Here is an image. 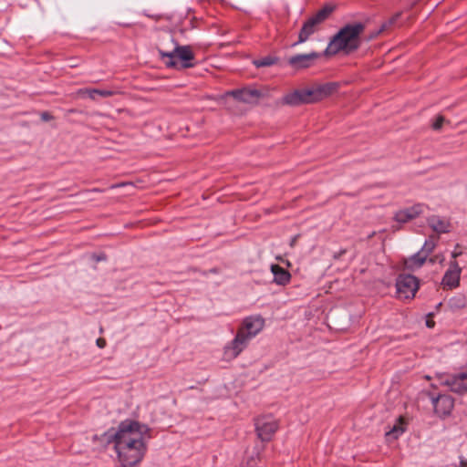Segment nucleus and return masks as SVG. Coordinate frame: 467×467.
<instances>
[{
  "label": "nucleus",
  "instance_id": "nucleus-5",
  "mask_svg": "<svg viewBox=\"0 0 467 467\" xmlns=\"http://www.w3.org/2000/svg\"><path fill=\"white\" fill-rule=\"evenodd\" d=\"M419 287V279L412 275L401 274L396 279V292L400 299H412Z\"/></svg>",
  "mask_w": 467,
  "mask_h": 467
},
{
  "label": "nucleus",
  "instance_id": "nucleus-7",
  "mask_svg": "<svg viewBox=\"0 0 467 467\" xmlns=\"http://www.w3.org/2000/svg\"><path fill=\"white\" fill-rule=\"evenodd\" d=\"M146 451L147 446L144 441L142 442V447L119 451L117 454L123 467H132L143 459Z\"/></svg>",
  "mask_w": 467,
  "mask_h": 467
},
{
  "label": "nucleus",
  "instance_id": "nucleus-40",
  "mask_svg": "<svg viewBox=\"0 0 467 467\" xmlns=\"http://www.w3.org/2000/svg\"><path fill=\"white\" fill-rule=\"evenodd\" d=\"M465 465H467V462H465L463 460H462L461 461V466L462 467V466H465Z\"/></svg>",
  "mask_w": 467,
  "mask_h": 467
},
{
  "label": "nucleus",
  "instance_id": "nucleus-34",
  "mask_svg": "<svg viewBox=\"0 0 467 467\" xmlns=\"http://www.w3.org/2000/svg\"><path fill=\"white\" fill-rule=\"evenodd\" d=\"M94 259L97 261V262H99V261H105L107 259V256L104 254H100L99 255H94L93 256Z\"/></svg>",
  "mask_w": 467,
  "mask_h": 467
},
{
  "label": "nucleus",
  "instance_id": "nucleus-8",
  "mask_svg": "<svg viewBox=\"0 0 467 467\" xmlns=\"http://www.w3.org/2000/svg\"><path fill=\"white\" fill-rule=\"evenodd\" d=\"M277 430V423L269 417L258 418L255 420V431L262 441H268Z\"/></svg>",
  "mask_w": 467,
  "mask_h": 467
},
{
  "label": "nucleus",
  "instance_id": "nucleus-27",
  "mask_svg": "<svg viewBox=\"0 0 467 467\" xmlns=\"http://www.w3.org/2000/svg\"><path fill=\"white\" fill-rule=\"evenodd\" d=\"M400 16H401V12H398L395 15H393L389 19H388L386 22H384L380 26L379 29L378 31H376V35H379L382 32L389 30L392 26H394L397 24V22L400 18Z\"/></svg>",
  "mask_w": 467,
  "mask_h": 467
},
{
  "label": "nucleus",
  "instance_id": "nucleus-39",
  "mask_svg": "<svg viewBox=\"0 0 467 467\" xmlns=\"http://www.w3.org/2000/svg\"><path fill=\"white\" fill-rule=\"evenodd\" d=\"M209 272H210V273H213V274H217V273H218V270H217V268H212V269H210V271H209Z\"/></svg>",
  "mask_w": 467,
  "mask_h": 467
},
{
  "label": "nucleus",
  "instance_id": "nucleus-15",
  "mask_svg": "<svg viewBox=\"0 0 467 467\" xmlns=\"http://www.w3.org/2000/svg\"><path fill=\"white\" fill-rule=\"evenodd\" d=\"M423 212V205L417 203L411 207L400 210L395 213L394 219L399 223H407L418 217Z\"/></svg>",
  "mask_w": 467,
  "mask_h": 467
},
{
  "label": "nucleus",
  "instance_id": "nucleus-35",
  "mask_svg": "<svg viewBox=\"0 0 467 467\" xmlns=\"http://www.w3.org/2000/svg\"><path fill=\"white\" fill-rule=\"evenodd\" d=\"M346 252H347L346 249H341L339 252H337L334 254V258L339 259L343 254H346Z\"/></svg>",
  "mask_w": 467,
  "mask_h": 467
},
{
  "label": "nucleus",
  "instance_id": "nucleus-1",
  "mask_svg": "<svg viewBox=\"0 0 467 467\" xmlns=\"http://www.w3.org/2000/svg\"><path fill=\"white\" fill-rule=\"evenodd\" d=\"M365 28L366 25L362 22L346 24L330 39L324 55L329 57L339 52L346 55L354 53L361 46V35Z\"/></svg>",
  "mask_w": 467,
  "mask_h": 467
},
{
  "label": "nucleus",
  "instance_id": "nucleus-30",
  "mask_svg": "<svg viewBox=\"0 0 467 467\" xmlns=\"http://www.w3.org/2000/svg\"><path fill=\"white\" fill-rule=\"evenodd\" d=\"M259 457L258 455H252L249 457L245 462L242 464V467H259Z\"/></svg>",
  "mask_w": 467,
  "mask_h": 467
},
{
  "label": "nucleus",
  "instance_id": "nucleus-14",
  "mask_svg": "<svg viewBox=\"0 0 467 467\" xmlns=\"http://www.w3.org/2000/svg\"><path fill=\"white\" fill-rule=\"evenodd\" d=\"M431 400L436 413L440 415H449L453 409L454 400L449 395L440 394Z\"/></svg>",
  "mask_w": 467,
  "mask_h": 467
},
{
  "label": "nucleus",
  "instance_id": "nucleus-41",
  "mask_svg": "<svg viewBox=\"0 0 467 467\" xmlns=\"http://www.w3.org/2000/svg\"><path fill=\"white\" fill-rule=\"evenodd\" d=\"M436 260H437L436 258H431V259H430V262H431V264H434V263L436 262Z\"/></svg>",
  "mask_w": 467,
  "mask_h": 467
},
{
  "label": "nucleus",
  "instance_id": "nucleus-18",
  "mask_svg": "<svg viewBox=\"0 0 467 467\" xmlns=\"http://www.w3.org/2000/svg\"><path fill=\"white\" fill-rule=\"evenodd\" d=\"M117 429L110 428L100 435H94L93 441L98 442L100 446L107 448L109 444L117 442Z\"/></svg>",
  "mask_w": 467,
  "mask_h": 467
},
{
  "label": "nucleus",
  "instance_id": "nucleus-26",
  "mask_svg": "<svg viewBox=\"0 0 467 467\" xmlns=\"http://www.w3.org/2000/svg\"><path fill=\"white\" fill-rule=\"evenodd\" d=\"M279 58L276 57L266 56L265 57L254 59L253 64L257 67H271L278 62Z\"/></svg>",
  "mask_w": 467,
  "mask_h": 467
},
{
  "label": "nucleus",
  "instance_id": "nucleus-38",
  "mask_svg": "<svg viewBox=\"0 0 467 467\" xmlns=\"http://www.w3.org/2000/svg\"><path fill=\"white\" fill-rule=\"evenodd\" d=\"M378 36H379V35H376V32H374V33H372V34L368 36V40L373 39V38L377 37Z\"/></svg>",
  "mask_w": 467,
  "mask_h": 467
},
{
  "label": "nucleus",
  "instance_id": "nucleus-37",
  "mask_svg": "<svg viewBox=\"0 0 467 467\" xmlns=\"http://www.w3.org/2000/svg\"><path fill=\"white\" fill-rule=\"evenodd\" d=\"M461 254H462V252H456V251H454V252H452L451 256H452V258H454V259H455V258H457L458 256H460Z\"/></svg>",
  "mask_w": 467,
  "mask_h": 467
},
{
  "label": "nucleus",
  "instance_id": "nucleus-4",
  "mask_svg": "<svg viewBox=\"0 0 467 467\" xmlns=\"http://www.w3.org/2000/svg\"><path fill=\"white\" fill-rule=\"evenodd\" d=\"M162 54L167 56L168 60L164 63L168 67H176L177 62L175 58L180 59L182 68H190L195 65L192 62L195 59V56L191 46H180L177 44L172 47V50Z\"/></svg>",
  "mask_w": 467,
  "mask_h": 467
},
{
  "label": "nucleus",
  "instance_id": "nucleus-20",
  "mask_svg": "<svg viewBox=\"0 0 467 467\" xmlns=\"http://www.w3.org/2000/svg\"><path fill=\"white\" fill-rule=\"evenodd\" d=\"M430 227L438 234H445L450 232V223L439 216H431L428 219Z\"/></svg>",
  "mask_w": 467,
  "mask_h": 467
},
{
  "label": "nucleus",
  "instance_id": "nucleus-44",
  "mask_svg": "<svg viewBox=\"0 0 467 467\" xmlns=\"http://www.w3.org/2000/svg\"><path fill=\"white\" fill-rule=\"evenodd\" d=\"M93 191H95V192H102V190H99V189H94Z\"/></svg>",
  "mask_w": 467,
  "mask_h": 467
},
{
  "label": "nucleus",
  "instance_id": "nucleus-9",
  "mask_svg": "<svg viewBox=\"0 0 467 467\" xmlns=\"http://www.w3.org/2000/svg\"><path fill=\"white\" fill-rule=\"evenodd\" d=\"M227 96L244 103H254L262 97V92L256 88H243L230 90Z\"/></svg>",
  "mask_w": 467,
  "mask_h": 467
},
{
  "label": "nucleus",
  "instance_id": "nucleus-16",
  "mask_svg": "<svg viewBox=\"0 0 467 467\" xmlns=\"http://www.w3.org/2000/svg\"><path fill=\"white\" fill-rule=\"evenodd\" d=\"M318 24L312 18L309 17L302 26L299 31L298 41L294 43L292 46L295 47L298 44L305 43L317 29Z\"/></svg>",
  "mask_w": 467,
  "mask_h": 467
},
{
  "label": "nucleus",
  "instance_id": "nucleus-32",
  "mask_svg": "<svg viewBox=\"0 0 467 467\" xmlns=\"http://www.w3.org/2000/svg\"><path fill=\"white\" fill-rule=\"evenodd\" d=\"M40 118L43 121H49L54 119V117L48 111H43L40 114Z\"/></svg>",
  "mask_w": 467,
  "mask_h": 467
},
{
  "label": "nucleus",
  "instance_id": "nucleus-36",
  "mask_svg": "<svg viewBox=\"0 0 467 467\" xmlns=\"http://www.w3.org/2000/svg\"><path fill=\"white\" fill-rule=\"evenodd\" d=\"M426 326H427L428 327H434V321L428 319V320L426 321Z\"/></svg>",
  "mask_w": 467,
  "mask_h": 467
},
{
  "label": "nucleus",
  "instance_id": "nucleus-13",
  "mask_svg": "<svg viewBox=\"0 0 467 467\" xmlns=\"http://www.w3.org/2000/svg\"><path fill=\"white\" fill-rule=\"evenodd\" d=\"M462 268L458 263L454 260L450 263L449 269L445 272L442 278V285L449 288H455L460 285V275Z\"/></svg>",
  "mask_w": 467,
  "mask_h": 467
},
{
  "label": "nucleus",
  "instance_id": "nucleus-42",
  "mask_svg": "<svg viewBox=\"0 0 467 467\" xmlns=\"http://www.w3.org/2000/svg\"><path fill=\"white\" fill-rule=\"evenodd\" d=\"M120 185H121V184H113V185H111V186H110V188H112V189H113V188L119 187V186H120Z\"/></svg>",
  "mask_w": 467,
  "mask_h": 467
},
{
  "label": "nucleus",
  "instance_id": "nucleus-24",
  "mask_svg": "<svg viewBox=\"0 0 467 467\" xmlns=\"http://www.w3.org/2000/svg\"><path fill=\"white\" fill-rule=\"evenodd\" d=\"M78 93L82 95H87L91 99H96L97 95H99L104 98L111 97L114 95V92L111 90L99 88L79 89Z\"/></svg>",
  "mask_w": 467,
  "mask_h": 467
},
{
  "label": "nucleus",
  "instance_id": "nucleus-33",
  "mask_svg": "<svg viewBox=\"0 0 467 467\" xmlns=\"http://www.w3.org/2000/svg\"><path fill=\"white\" fill-rule=\"evenodd\" d=\"M96 343L99 348H103L106 346V340L102 337L98 338Z\"/></svg>",
  "mask_w": 467,
  "mask_h": 467
},
{
  "label": "nucleus",
  "instance_id": "nucleus-43",
  "mask_svg": "<svg viewBox=\"0 0 467 467\" xmlns=\"http://www.w3.org/2000/svg\"><path fill=\"white\" fill-rule=\"evenodd\" d=\"M296 237H295V238L292 240L291 245H294V244L296 243Z\"/></svg>",
  "mask_w": 467,
  "mask_h": 467
},
{
  "label": "nucleus",
  "instance_id": "nucleus-17",
  "mask_svg": "<svg viewBox=\"0 0 467 467\" xmlns=\"http://www.w3.org/2000/svg\"><path fill=\"white\" fill-rule=\"evenodd\" d=\"M159 41L160 42L156 47V49L161 58L163 60L165 57L167 58V56L163 55L162 53L172 50V47L176 46L178 43L175 41L174 37L168 33H165L162 36H161Z\"/></svg>",
  "mask_w": 467,
  "mask_h": 467
},
{
  "label": "nucleus",
  "instance_id": "nucleus-2",
  "mask_svg": "<svg viewBox=\"0 0 467 467\" xmlns=\"http://www.w3.org/2000/svg\"><path fill=\"white\" fill-rule=\"evenodd\" d=\"M265 327V319L261 316H250L244 319L234 338L225 348V353L236 358L247 346L250 339L255 337Z\"/></svg>",
  "mask_w": 467,
  "mask_h": 467
},
{
  "label": "nucleus",
  "instance_id": "nucleus-25",
  "mask_svg": "<svg viewBox=\"0 0 467 467\" xmlns=\"http://www.w3.org/2000/svg\"><path fill=\"white\" fill-rule=\"evenodd\" d=\"M142 442H144L143 439L129 440V442H125L121 445H115V451H116V452H119V451L130 450L133 448H140V447H142Z\"/></svg>",
  "mask_w": 467,
  "mask_h": 467
},
{
  "label": "nucleus",
  "instance_id": "nucleus-22",
  "mask_svg": "<svg viewBox=\"0 0 467 467\" xmlns=\"http://www.w3.org/2000/svg\"><path fill=\"white\" fill-rule=\"evenodd\" d=\"M448 306L453 311L467 308V297L462 294H458L450 298Z\"/></svg>",
  "mask_w": 467,
  "mask_h": 467
},
{
  "label": "nucleus",
  "instance_id": "nucleus-10",
  "mask_svg": "<svg viewBox=\"0 0 467 467\" xmlns=\"http://www.w3.org/2000/svg\"><path fill=\"white\" fill-rule=\"evenodd\" d=\"M283 103L289 106H300L313 103L311 92L308 89H296L283 98Z\"/></svg>",
  "mask_w": 467,
  "mask_h": 467
},
{
  "label": "nucleus",
  "instance_id": "nucleus-21",
  "mask_svg": "<svg viewBox=\"0 0 467 467\" xmlns=\"http://www.w3.org/2000/svg\"><path fill=\"white\" fill-rule=\"evenodd\" d=\"M426 260V254H423L420 251H419L408 258L405 262V265L408 269L413 270L414 268L421 267Z\"/></svg>",
  "mask_w": 467,
  "mask_h": 467
},
{
  "label": "nucleus",
  "instance_id": "nucleus-28",
  "mask_svg": "<svg viewBox=\"0 0 467 467\" xmlns=\"http://www.w3.org/2000/svg\"><path fill=\"white\" fill-rule=\"evenodd\" d=\"M404 432V428L400 425H394L392 429L386 432L387 439H398Z\"/></svg>",
  "mask_w": 467,
  "mask_h": 467
},
{
  "label": "nucleus",
  "instance_id": "nucleus-3",
  "mask_svg": "<svg viewBox=\"0 0 467 467\" xmlns=\"http://www.w3.org/2000/svg\"><path fill=\"white\" fill-rule=\"evenodd\" d=\"M150 428L137 420H125L117 428V442L115 445H121L129 442V440L143 439L149 433Z\"/></svg>",
  "mask_w": 467,
  "mask_h": 467
},
{
  "label": "nucleus",
  "instance_id": "nucleus-19",
  "mask_svg": "<svg viewBox=\"0 0 467 467\" xmlns=\"http://www.w3.org/2000/svg\"><path fill=\"white\" fill-rule=\"evenodd\" d=\"M271 272L274 275V282L279 285H285L291 280V274L279 265H272Z\"/></svg>",
  "mask_w": 467,
  "mask_h": 467
},
{
  "label": "nucleus",
  "instance_id": "nucleus-6",
  "mask_svg": "<svg viewBox=\"0 0 467 467\" xmlns=\"http://www.w3.org/2000/svg\"><path fill=\"white\" fill-rule=\"evenodd\" d=\"M441 384L450 388L451 391L457 394L467 392V370L453 375H446L441 378Z\"/></svg>",
  "mask_w": 467,
  "mask_h": 467
},
{
  "label": "nucleus",
  "instance_id": "nucleus-31",
  "mask_svg": "<svg viewBox=\"0 0 467 467\" xmlns=\"http://www.w3.org/2000/svg\"><path fill=\"white\" fill-rule=\"evenodd\" d=\"M445 118L442 115H438L435 119V120L431 124V128L434 130H439L441 129L442 125L445 122Z\"/></svg>",
  "mask_w": 467,
  "mask_h": 467
},
{
  "label": "nucleus",
  "instance_id": "nucleus-23",
  "mask_svg": "<svg viewBox=\"0 0 467 467\" xmlns=\"http://www.w3.org/2000/svg\"><path fill=\"white\" fill-rule=\"evenodd\" d=\"M335 10V5H326L321 9H319L314 16L311 17L320 25L323 23Z\"/></svg>",
  "mask_w": 467,
  "mask_h": 467
},
{
  "label": "nucleus",
  "instance_id": "nucleus-29",
  "mask_svg": "<svg viewBox=\"0 0 467 467\" xmlns=\"http://www.w3.org/2000/svg\"><path fill=\"white\" fill-rule=\"evenodd\" d=\"M436 246V243L433 241V240H426L420 252L423 254H426V257L429 256V254L431 253H432V251L434 250Z\"/></svg>",
  "mask_w": 467,
  "mask_h": 467
},
{
  "label": "nucleus",
  "instance_id": "nucleus-12",
  "mask_svg": "<svg viewBox=\"0 0 467 467\" xmlns=\"http://www.w3.org/2000/svg\"><path fill=\"white\" fill-rule=\"evenodd\" d=\"M339 88L337 82H327L309 88L313 103L322 100L323 99L335 93Z\"/></svg>",
  "mask_w": 467,
  "mask_h": 467
},
{
  "label": "nucleus",
  "instance_id": "nucleus-11",
  "mask_svg": "<svg viewBox=\"0 0 467 467\" xmlns=\"http://www.w3.org/2000/svg\"><path fill=\"white\" fill-rule=\"evenodd\" d=\"M321 57L320 53L297 54L288 58V64L296 68L302 69L311 67L315 60Z\"/></svg>",
  "mask_w": 467,
  "mask_h": 467
}]
</instances>
